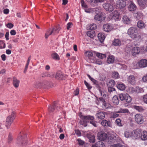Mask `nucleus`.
I'll return each mask as SVG.
<instances>
[{"label":"nucleus","mask_w":147,"mask_h":147,"mask_svg":"<svg viewBox=\"0 0 147 147\" xmlns=\"http://www.w3.org/2000/svg\"><path fill=\"white\" fill-rule=\"evenodd\" d=\"M79 115L81 119L80 121L81 125H84V126H87L86 123L90 122V123L94 127H97L96 122L93 120L94 119L93 116L90 115L83 116L81 112H80Z\"/></svg>","instance_id":"obj_1"},{"label":"nucleus","mask_w":147,"mask_h":147,"mask_svg":"<svg viewBox=\"0 0 147 147\" xmlns=\"http://www.w3.org/2000/svg\"><path fill=\"white\" fill-rule=\"evenodd\" d=\"M26 136L24 131H22L20 133L18 137L17 144L22 146H25L26 145Z\"/></svg>","instance_id":"obj_2"},{"label":"nucleus","mask_w":147,"mask_h":147,"mask_svg":"<svg viewBox=\"0 0 147 147\" xmlns=\"http://www.w3.org/2000/svg\"><path fill=\"white\" fill-rule=\"evenodd\" d=\"M127 33L132 38L137 40L139 41L141 39V36L138 33L137 29L135 27H131L128 30Z\"/></svg>","instance_id":"obj_3"},{"label":"nucleus","mask_w":147,"mask_h":147,"mask_svg":"<svg viewBox=\"0 0 147 147\" xmlns=\"http://www.w3.org/2000/svg\"><path fill=\"white\" fill-rule=\"evenodd\" d=\"M15 112L13 111L11 114L7 117L6 120L5 126L7 128H10L11 125L13 122L15 118Z\"/></svg>","instance_id":"obj_4"},{"label":"nucleus","mask_w":147,"mask_h":147,"mask_svg":"<svg viewBox=\"0 0 147 147\" xmlns=\"http://www.w3.org/2000/svg\"><path fill=\"white\" fill-rule=\"evenodd\" d=\"M147 67V60L142 59L137 63H134L133 67L134 69H139Z\"/></svg>","instance_id":"obj_5"},{"label":"nucleus","mask_w":147,"mask_h":147,"mask_svg":"<svg viewBox=\"0 0 147 147\" xmlns=\"http://www.w3.org/2000/svg\"><path fill=\"white\" fill-rule=\"evenodd\" d=\"M60 29V28L59 26L52 29L50 28L48 29L45 34V38H47L49 35L52 34H55L58 33Z\"/></svg>","instance_id":"obj_6"},{"label":"nucleus","mask_w":147,"mask_h":147,"mask_svg":"<svg viewBox=\"0 0 147 147\" xmlns=\"http://www.w3.org/2000/svg\"><path fill=\"white\" fill-rule=\"evenodd\" d=\"M119 97L121 100H125L129 103L131 100V97L127 94H119Z\"/></svg>","instance_id":"obj_7"},{"label":"nucleus","mask_w":147,"mask_h":147,"mask_svg":"<svg viewBox=\"0 0 147 147\" xmlns=\"http://www.w3.org/2000/svg\"><path fill=\"white\" fill-rule=\"evenodd\" d=\"M104 8L107 11L111 12L114 10L113 5L109 3H105L102 5Z\"/></svg>","instance_id":"obj_8"},{"label":"nucleus","mask_w":147,"mask_h":147,"mask_svg":"<svg viewBox=\"0 0 147 147\" xmlns=\"http://www.w3.org/2000/svg\"><path fill=\"white\" fill-rule=\"evenodd\" d=\"M142 130L140 129H137L133 132V138L137 139L140 138Z\"/></svg>","instance_id":"obj_9"},{"label":"nucleus","mask_w":147,"mask_h":147,"mask_svg":"<svg viewBox=\"0 0 147 147\" xmlns=\"http://www.w3.org/2000/svg\"><path fill=\"white\" fill-rule=\"evenodd\" d=\"M48 109L49 110H62V108L58 105L56 104L55 102H54L52 105H50L49 106Z\"/></svg>","instance_id":"obj_10"},{"label":"nucleus","mask_w":147,"mask_h":147,"mask_svg":"<svg viewBox=\"0 0 147 147\" xmlns=\"http://www.w3.org/2000/svg\"><path fill=\"white\" fill-rule=\"evenodd\" d=\"M126 6V3L122 0H118L116 3V7L118 9H123Z\"/></svg>","instance_id":"obj_11"},{"label":"nucleus","mask_w":147,"mask_h":147,"mask_svg":"<svg viewBox=\"0 0 147 147\" xmlns=\"http://www.w3.org/2000/svg\"><path fill=\"white\" fill-rule=\"evenodd\" d=\"M129 111H118L117 112H110L109 113L110 117L111 118H115L119 116L117 113H128Z\"/></svg>","instance_id":"obj_12"},{"label":"nucleus","mask_w":147,"mask_h":147,"mask_svg":"<svg viewBox=\"0 0 147 147\" xmlns=\"http://www.w3.org/2000/svg\"><path fill=\"white\" fill-rule=\"evenodd\" d=\"M135 120L136 122L139 124H141L144 122L143 116L140 114H137L135 116Z\"/></svg>","instance_id":"obj_13"},{"label":"nucleus","mask_w":147,"mask_h":147,"mask_svg":"<svg viewBox=\"0 0 147 147\" xmlns=\"http://www.w3.org/2000/svg\"><path fill=\"white\" fill-rule=\"evenodd\" d=\"M128 83L132 85H135L136 82V78L133 75H131L127 78Z\"/></svg>","instance_id":"obj_14"},{"label":"nucleus","mask_w":147,"mask_h":147,"mask_svg":"<svg viewBox=\"0 0 147 147\" xmlns=\"http://www.w3.org/2000/svg\"><path fill=\"white\" fill-rule=\"evenodd\" d=\"M137 1L142 9H144L147 6V0H137Z\"/></svg>","instance_id":"obj_15"},{"label":"nucleus","mask_w":147,"mask_h":147,"mask_svg":"<svg viewBox=\"0 0 147 147\" xmlns=\"http://www.w3.org/2000/svg\"><path fill=\"white\" fill-rule=\"evenodd\" d=\"M105 18L102 16L100 13L96 14L94 17V19L96 21H98L100 22H102L105 20Z\"/></svg>","instance_id":"obj_16"},{"label":"nucleus","mask_w":147,"mask_h":147,"mask_svg":"<svg viewBox=\"0 0 147 147\" xmlns=\"http://www.w3.org/2000/svg\"><path fill=\"white\" fill-rule=\"evenodd\" d=\"M140 51V49L138 47H134L131 51V53L134 56H135L138 54Z\"/></svg>","instance_id":"obj_17"},{"label":"nucleus","mask_w":147,"mask_h":147,"mask_svg":"<svg viewBox=\"0 0 147 147\" xmlns=\"http://www.w3.org/2000/svg\"><path fill=\"white\" fill-rule=\"evenodd\" d=\"M107 134L103 132H100L98 135V138L101 141L105 140L107 139Z\"/></svg>","instance_id":"obj_18"},{"label":"nucleus","mask_w":147,"mask_h":147,"mask_svg":"<svg viewBox=\"0 0 147 147\" xmlns=\"http://www.w3.org/2000/svg\"><path fill=\"white\" fill-rule=\"evenodd\" d=\"M112 18L115 20H118L119 17V14L118 11L115 10L110 14Z\"/></svg>","instance_id":"obj_19"},{"label":"nucleus","mask_w":147,"mask_h":147,"mask_svg":"<svg viewBox=\"0 0 147 147\" xmlns=\"http://www.w3.org/2000/svg\"><path fill=\"white\" fill-rule=\"evenodd\" d=\"M103 30L106 32H109L113 29V27L111 24H104L103 26Z\"/></svg>","instance_id":"obj_20"},{"label":"nucleus","mask_w":147,"mask_h":147,"mask_svg":"<svg viewBox=\"0 0 147 147\" xmlns=\"http://www.w3.org/2000/svg\"><path fill=\"white\" fill-rule=\"evenodd\" d=\"M55 78L56 79L59 80H63L64 78L63 73L61 71H57L56 74Z\"/></svg>","instance_id":"obj_21"},{"label":"nucleus","mask_w":147,"mask_h":147,"mask_svg":"<svg viewBox=\"0 0 147 147\" xmlns=\"http://www.w3.org/2000/svg\"><path fill=\"white\" fill-rule=\"evenodd\" d=\"M113 106H112L110 104L106 102L102 105V108L104 109H113Z\"/></svg>","instance_id":"obj_22"},{"label":"nucleus","mask_w":147,"mask_h":147,"mask_svg":"<svg viewBox=\"0 0 147 147\" xmlns=\"http://www.w3.org/2000/svg\"><path fill=\"white\" fill-rule=\"evenodd\" d=\"M137 91L136 87H129L127 89V92L129 94H132L136 92Z\"/></svg>","instance_id":"obj_23"},{"label":"nucleus","mask_w":147,"mask_h":147,"mask_svg":"<svg viewBox=\"0 0 147 147\" xmlns=\"http://www.w3.org/2000/svg\"><path fill=\"white\" fill-rule=\"evenodd\" d=\"M101 124L104 126L111 127V126L110 121L105 120H103L102 121Z\"/></svg>","instance_id":"obj_24"},{"label":"nucleus","mask_w":147,"mask_h":147,"mask_svg":"<svg viewBox=\"0 0 147 147\" xmlns=\"http://www.w3.org/2000/svg\"><path fill=\"white\" fill-rule=\"evenodd\" d=\"M98 37L101 43L103 42L105 38V34L104 33H102L98 34Z\"/></svg>","instance_id":"obj_25"},{"label":"nucleus","mask_w":147,"mask_h":147,"mask_svg":"<svg viewBox=\"0 0 147 147\" xmlns=\"http://www.w3.org/2000/svg\"><path fill=\"white\" fill-rule=\"evenodd\" d=\"M105 112H101L97 113L96 114V115L98 119H102L105 117Z\"/></svg>","instance_id":"obj_26"},{"label":"nucleus","mask_w":147,"mask_h":147,"mask_svg":"<svg viewBox=\"0 0 147 147\" xmlns=\"http://www.w3.org/2000/svg\"><path fill=\"white\" fill-rule=\"evenodd\" d=\"M137 7L136 5L132 2L131 1L129 7V10L130 11H134L136 9Z\"/></svg>","instance_id":"obj_27"},{"label":"nucleus","mask_w":147,"mask_h":147,"mask_svg":"<svg viewBox=\"0 0 147 147\" xmlns=\"http://www.w3.org/2000/svg\"><path fill=\"white\" fill-rule=\"evenodd\" d=\"M20 82V81L16 78L14 77L13 78V84L15 88H17L19 87Z\"/></svg>","instance_id":"obj_28"},{"label":"nucleus","mask_w":147,"mask_h":147,"mask_svg":"<svg viewBox=\"0 0 147 147\" xmlns=\"http://www.w3.org/2000/svg\"><path fill=\"white\" fill-rule=\"evenodd\" d=\"M124 136L127 138L131 137L133 138V131L129 130H126L125 131Z\"/></svg>","instance_id":"obj_29"},{"label":"nucleus","mask_w":147,"mask_h":147,"mask_svg":"<svg viewBox=\"0 0 147 147\" xmlns=\"http://www.w3.org/2000/svg\"><path fill=\"white\" fill-rule=\"evenodd\" d=\"M100 102L102 103V105L105 102V99L103 97L97 98L96 100V102L98 105L100 104Z\"/></svg>","instance_id":"obj_30"},{"label":"nucleus","mask_w":147,"mask_h":147,"mask_svg":"<svg viewBox=\"0 0 147 147\" xmlns=\"http://www.w3.org/2000/svg\"><path fill=\"white\" fill-rule=\"evenodd\" d=\"M122 21L124 24H129L130 22V20L126 16L124 15L123 17Z\"/></svg>","instance_id":"obj_31"},{"label":"nucleus","mask_w":147,"mask_h":147,"mask_svg":"<svg viewBox=\"0 0 147 147\" xmlns=\"http://www.w3.org/2000/svg\"><path fill=\"white\" fill-rule=\"evenodd\" d=\"M117 88L121 90H124L125 88V86L123 83H121L117 85Z\"/></svg>","instance_id":"obj_32"},{"label":"nucleus","mask_w":147,"mask_h":147,"mask_svg":"<svg viewBox=\"0 0 147 147\" xmlns=\"http://www.w3.org/2000/svg\"><path fill=\"white\" fill-rule=\"evenodd\" d=\"M105 145L102 141H98L96 142L95 144L92 145V147H104Z\"/></svg>","instance_id":"obj_33"},{"label":"nucleus","mask_w":147,"mask_h":147,"mask_svg":"<svg viewBox=\"0 0 147 147\" xmlns=\"http://www.w3.org/2000/svg\"><path fill=\"white\" fill-rule=\"evenodd\" d=\"M140 138L143 140H146L147 139V132L146 131H144L142 134H141Z\"/></svg>","instance_id":"obj_34"},{"label":"nucleus","mask_w":147,"mask_h":147,"mask_svg":"<svg viewBox=\"0 0 147 147\" xmlns=\"http://www.w3.org/2000/svg\"><path fill=\"white\" fill-rule=\"evenodd\" d=\"M87 35L90 38H93L95 35V33L94 31L91 30L87 32Z\"/></svg>","instance_id":"obj_35"},{"label":"nucleus","mask_w":147,"mask_h":147,"mask_svg":"<svg viewBox=\"0 0 147 147\" xmlns=\"http://www.w3.org/2000/svg\"><path fill=\"white\" fill-rule=\"evenodd\" d=\"M112 101L114 105H118L119 103V100L117 96H114L113 98Z\"/></svg>","instance_id":"obj_36"},{"label":"nucleus","mask_w":147,"mask_h":147,"mask_svg":"<svg viewBox=\"0 0 147 147\" xmlns=\"http://www.w3.org/2000/svg\"><path fill=\"white\" fill-rule=\"evenodd\" d=\"M137 25L139 28L142 29L145 27V24L143 21L140 20L138 22Z\"/></svg>","instance_id":"obj_37"},{"label":"nucleus","mask_w":147,"mask_h":147,"mask_svg":"<svg viewBox=\"0 0 147 147\" xmlns=\"http://www.w3.org/2000/svg\"><path fill=\"white\" fill-rule=\"evenodd\" d=\"M52 58L54 60H59L60 59V57L59 55L56 53L54 52L51 54Z\"/></svg>","instance_id":"obj_38"},{"label":"nucleus","mask_w":147,"mask_h":147,"mask_svg":"<svg viewBox=\"0 0 147 147\" xmlns=\"http://www.w3.org/2000/svg\"><path fill=\"white\" fill-rule=\"evenodd\" d=\"M113 44L115 46H120L121 44V41L119 39H115L113 42Z\"/></svg>","instance_id":"obj_39"},{"label":"nucleus","mask_w":147,"mask_h":147,"mask_svg":"<svg viewBox=\"0 0 147 147\" xmlns=\"http://www.w3.org/2000/svg\"><path fill=\"white\" fill-rule=\"evenodd\" d=\"M114 57L113 56H109L107 58V62L108 63H113L114 61Z\"/></svg>","instance_id":"obj_40"},{"label":"nucleus","mask_w":147,"mask_h":147,"mask_svg":"<svg viewBox=\"0 0 147 147\" xmlns=\"http://www.w3.org/2000/svg\"><path fill=\"white\" fill-rule=\"evenodd\" d=\"M96 55L97 57L101 59H103L106 57V56L105 54L98 53H96Z\"/></svg>","instance_id":"obj_41"},{"label":"nucleus","mask_w":147,"mask_h":147,"mask_svg":"<svg viewBox=\"0 0 147 147\" xmlns=\"http://www.w3.org/2000/svg\"><path fill=\"white\" fill-rule=\"evenodd\" d=\"M119 74L117 72H114L112 74V77L115 79H117L119 78Z\"/></svg>","instance_id":"obj_42"},{"label":"nucleus","mask_w":147,"mask_h":147,"mask_svg":"<svg viewBox=\"0 0 147 147\" xmlns=\"http://www.w3.org/2000/svg\"><path fill=\"white\" fill-rule=\"evenodd\" d=\"M115 84V81L113 80H111L107 84V86L108 87H113Z\"/></svg>","instance_id":"obj_43"},{"label":"nucleus","mask_w":147,"mask_h":147,"mask_svg":"<svg viewBox=\"0 0 147 147\" xmlns=\"http://www.w3.org/2000/svg\"><path fill=\"white\" fill-rule=\"evenodd\" d=\"M13 138L12 137V135L10 133L9 134L8 137L7 142L8 143H10L11 142L13 141Z\"/></svg>","instance_id":"obj_44"},{"label":"nucleus","mask_w":147,"mask_h":147,"mask_svg":"<svg viewBox=\"0 0 147 147\" xmlns=\"http://www.w3.org/2000/svg\"><path fill=\"white\" fill-rule=\"evenodd\" d=\"M5 47V44L3 41L0 40V49H4Z\"/></svg>","instance_id":"obj_45"},{"label":"nucleus","mask_w":147,"mask_h":147,"mask_svg":"<svg viewBox=\"0 0 147 147\" xmlns=\"http://www.w3.org/2000/svg\"><path fill=\"white\" fill-rule=\"evenodd\" d=\"M90 29L94 30L96 29L97 26L95 24H92L89 26Z\"/></svg>","instance_id":"obj_46"},{"label":"nucleus","mask_w":147,"mask_h":147,"mask_svg":"<svg viewBox=\"0 0 147 147\" xmlns=\"http://www.w3.org/2000/svg\"><path fill=\"white\" fill-rule=\"evenodd\" d=\"M132 107L136 110H144L143 108L141 106L134 105Z\"/></svg>","instance_id":"obj_47"},{"label":"nucleus","mask_w":147,"mask_h":147,"mask_svg":"<svg viewBox=\"0 0 147 147\" xmlns=\"http://www.w3.org/2000/svg\"><path fill=\"white\" fill-rule=\"evenodd\" d=\"M115 122L117 125L119 126H122V125L121 123V121L119 119H117L115 121Z\"/></svg>","instance_id":"obj_48"},{"label":"nucleus","mask_w":147,"mask_h":147,"mask_svg":"<svg viewBox=\"0 0 147 147\" xmlns=\"http://www.w3.org/2000/svg\"><path fill=\"white\" fill-rule=\"evenodd\" d=\"M86 55L88 56V58H90L93 55L92 53L90 51H86L85 53Z\"/></svg>","instance_id":"obj_49"},{"label":"nucleus","mask_w":147,"mask_h":147,"mask_svg":"<svg viewBox=\"0 0 147 147\" xmlns=\"http://www.w3.org/2000/svg\"><path fill=\"white\" fill-rule=\"evenodd\" d=\"M81 3L82 6V7H83L84 8H87V7H88L87 5L85 3V2L83 0H81Z\"/></svg>","instance_id":"obj_50"},{"label":"nucleus","mask_w":147,"mask_h":147,"mask_svg":"<svg viewBox=\"0 0 147 147\" xmlns=\"http://www.w3.org/2000/svg\"><path fill=\"white\" fill-rule=\"evenodd\" d=\"M108 91L109 92L111 93L113 91H115V89L113 87H108Z\"/></svg>","instance_id":"obj_51"},{"label":"nucleus","mask_w":147,"mask_h":147,"mask_svg":"<svg viewBox=\"0 0 147 147\" xmlns=\"http://www.w3.org/2000/svg\"><path fill=\"white\" fill-rule=\"evenodd\" d=\"M95 137L94 135L92 136L91 137H90L89 138V140L90 142L92 143H94L95 142Z\"/></svg>","instance_id":"obj_52"},{"label":"nucleus","mask_w":147,"mask_h":147,"mask_svg":"<svg viewBox=\"0 0 147 147\" xmlns=\"http://www.w3.org/2000/svg\"><path fill=\"white\" fill-rule=\"evenodd\" d=\"M111 147H127L124 146H121L120 144H114L111 146Z\"/></svg>","instance_id":"obj_53"},{"label":"nucleus","mask_w":147,"mask_h":147,"mask_svg":"<svg viewBox=\"0 0 147 147\" xmlns=\"http://www.w3.org/2000/svg\"><path fill=\"white\" fill-rule=\"evenodd\" d=\"M86 12L89 13H93L92 8H88L85 9Z\"/></svg>","instance_id":"obj_54"},{"label":"nucleus","mask_w":147,"mask_h":147,"mask_svg":"<svg viewBox=\"0 0 147 147\" xmlns=\"http://www.w3.org/2000/svg\"><path fill=\"white\" fill-rule=\"evenodd\" d=\"M93 13H95L96 14L99 13V9L98 8H92Z\"/></svg>","instance_id":"obj_55"},{"label":"nucleus","mask_w":147,"mask_h":147,"mask_svg":"<svg viewBox=\"0 0 147 147\" xmlns=\"http://www.w3.org/2000/svg\"><path fill=\"white\" fill-rule=\"evenodd\" d=\"M143 81L145 83H147V74L145 75L142 78Z\"/></svg>","instance_id":"obj_56"},{"label":"nucleus","mask_w":147,"mask_h":147,"mask_svg":"<svg viewBox=\"0 0 147 147\" xmlns=\"http://www.w3.org/2000/svg\"><path fill=\"white\" fill-rule=\"evenodd\" d=\"M73 25V23L72 22L68 23L67 25V29L69 30L70 28H71Z\"/></svg>","instance_id":"obj_57"},{"label":"nucleus","mask_w":147,"mask_h":147,"mask_svg":"<svg viewBox=\"0 0 147 147\" xmlns=\"http://www.w3.org/2000/svg\"><path fill=\"white\" fill-rule=\"evenodd\" d=\"M84 83L88 89H90L92 88L90 85L86 80L84 81Z\"/></svg>","instance_id":"obj_58"},{"label":"nucleus","mask_w":147,"mask_h":147,"mask_svg":"<svg viewBox=\"0 0 147 147\" xmlns=\"http://www.w3.org/2000/svg\"><path fill=\"white\" fill-rule=\"evenodd\" d=\"M143 99L144 102L147 104V94L144 96Z\"/></svg>","instance_id":"obj_59"},{"label":"nucleus","mask_w":147,"mask_h":147,"mask_svg":"<svg viewBox=\"0 0 147 147\" xmlns=\"http://www.w3.org/2000/svg\"><path fill=\"white\" fill-rule=\"evenodd\" d=\"M6 26L9 28H11L13 26V25L12 23H9L7 24Z\"/></svg>","instance_id":"obj_60"},{"label":"nucleus","mask_w":147,"mask_h":147,"mask_svg":"<svg viewBox=\"0 0 147 147\" xmlns=\"http://www.w3.org/2000/svg\"><path fill=\"white\" fill-rule=\"evenodd\" d=\"M49 76V74L47 72H45L41 74V76L42 77H45L46 76Z\"/></svg>","instance_id":"obj_61"},{"label":"nucleus","mask_w":147,"mask_h":147,"mask_svg":"<svg viewBox=\"0 0 147 147\" xmlns=\"http://www.w3.org/2000/svg\"><path fill=\"white\" fill-rule=\"evenodd\" d=\"M76 134L78 136H80L81 135V133L80 131L79 130H76L75 131Z\"/></svg>","instance_id":"obj_62"},{"label":"nucleus","mask_w":147,"mask_h":147,"mask_svg":"<svg viewBox=\"0 0 147 147\" xmlns=\"http://www.w3.org/2000/svg\"><path fill=\"white\" fill-rule=\"evenodd\" d=\"M10 34L11 35H15L16 34V32L14 30H11L10 32Z\"/></svg>","instance_id":"obj_63"},{"label":"nucleus","mask_w":147,"mask_h":147,"mask_svg":"<svg viewBox=\"0 0 147 147\" xmlns=\"http://www.w3.org/2000/svg\"><path fill=\"white\" fill-rule=\"evenodd\" d=\"M78 141L79 142V144L80 145H83L84 144V142L81 140L80 139H78Z\"/></svg>","instance_id":"obj_64"}]
</instances>
